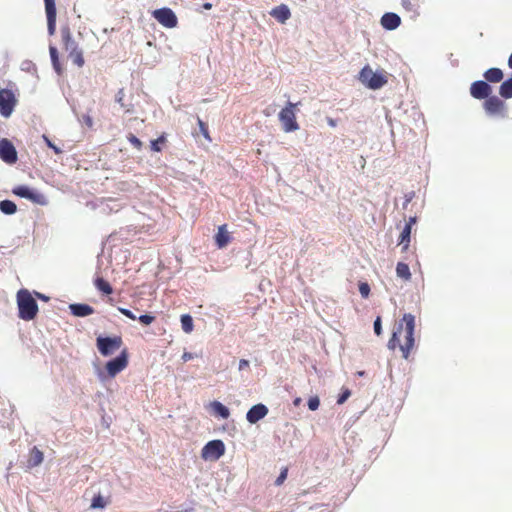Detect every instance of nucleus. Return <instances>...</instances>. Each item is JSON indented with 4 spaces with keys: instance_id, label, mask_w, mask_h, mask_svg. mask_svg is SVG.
Masks as SVG:
<instances>
[{
    "instance_id": "nucleus-24",
    "label": "nucleus",
    "mask_w": 512,
    "mask_h": 512,
    "mask_svg": "<svg viewBox=\"0 0 512 512\" xmlns=\"http://www.w3.org/2000/svg\"><path fill=\"white\" fill-rule=\"evenodd\" d=\"M396 275L404 281L411 280V272L409 266L404 262H398L396 266Z\"/></svg>"
},
{
    "instance_id": "nucleus-14",
    "label": "nucleus",
    "mask_w": 512,
    "mask_h": 512,
    "mask_svg": "<svg viewBox=\"0 0 512 512\" xmlns=\"http://www.w3.org/2000/svg\"><path fill=\"white\" fill-rule=\"evenodd\" d=\"M47 18L48 34L53 36L56 32L57 10L55 0H44Z\"/></svg>"
},
{
    "instance_id": "nucleus-21",
    "label": "nucleus",
    "mask_w": 512,
    "mask_h": 512,
    "mask_svg": "<svg viewBox=\"0 0 512 512\" xmlns=\"http://www.w3.org/2000/svg\"><path fill=\"white\" fill-rule=\"evenodd\" d=\"M483 76L487 83H499L502 81L504 74L500 68H490L484 72Z\"/></svg>"
},
{
    "instance_id": "nucleus-8",
    "label": "nucleus",
    "mask_w": 512,
    "mask_h": 512,
    "mask_svg": "<svg viewBox=\"0 0 512 512\" xmlns=\"http://www.w3.org/2000/svg\"><path fill=\"white\" fill-rule=\"evenodd\" d=\"M17 98L15 93L8 88L0 90V114L8 118L14 111L17 105Z\"/></svg>"
},
{
    "instance_id": "nucleus-19",
    "label": "nucleus",
    "mask_w": 512,
    "mask_h": 512,
    "mask_svg": "<svg viewBox=\"0 0 512 512\" xmlns=\"http://www.w3.org/2000/svg\"><path fill=\"white\" fill-rule=\"evenodd\" d=\"M401 23L400 17L395 13H385L381 18V25L387 30H394Z\"/></svg>"
},
{
    "instance_id": "nucleus-7",
    "label": "nucleus",
    "mask_w": 512,
    "mask_h": 512,
    "mask_svg": "<svg viewBox=\"0 0 512 512\" xmlns=\"http://www.w3.org/2000/svg\"><path fill=\"white\" fill-rule=\"evenodd\" d=\"M123 340L121 336L114 337H98L96 339V346L102 356H110L115 351L121 348Z\"/></svg>"
},
{
    "instance_id": "nucleus-27",
    "label": "nucleus",
    "mask_w": 512,
    "mask_h": 512,
    "mask_svg": "<svg viewBox=\"0 0 512 512\" xmlns=\"http://www.w3.org/2000/svg\"><path fill=\"white\" fill-rule=\"evenodd\" d=\"M49 53H50V57H51L53 68L55 69V71L58 74H61L62 73V66H61L60 61H59V53H58L57 48L55 46L51 45L49 47Z\"/></svg>"
},
{
    "instance_id": "nucleus-51",
    "label": "nucleus",
    "mask_w": 512,
    "mask_h": 512,
    "mask_svg": "<svg viewBox=\"0 0 512 512\" xmlns=\"http://www.w3.org/2000/svg\"><path fill=\"white\" fill-rule=\"evenodd\" d=\"M508 66L512 69V52L508 59Z\"/></svg>"
},
{
    "instance_id": "nucleus-37",
    "label": "nucleus",
    "mask_w": 512,
    "mask_h": 512,
    "mask_svg": "<svg viewBox=\"0 0 512 512\" xmlns=\"http://www.w3.org/2000/svg\"><path fill=\"white\" fill-rule=\"evenodd\" d=\"M320 406V400L318 398V396H313V397H310L309 400H308V408L311 410V411H315L319 408Z\"/></svg>"
},
{
    "instance_id": "nucleus-52",
    "label": "nucleus",
    "mask_w": 512,
    "mask_h": 512,
    "mask_svg": "<svg viewBox=\"0 0 512 512\" xmlns=\"http://www.w3.org/2000/svg\"><path fill=\"white\" fill-rule=\"evenodd\" d=\"M36 295H37L39 298H41V299H46V297H45V296H43V295H41L40 293H37Z\"/></svg>"
},
{
    "instance_id": "nucleus-3",
    "label": "nucleus",
    "mask_w": 512,
    "mask_h": 512,
    "mask_svg": "<svg viewBox=\"0 0 512 512\" xmlns=\"http://www.w3.org/2000/svg\"><path fill=\"white\" fill-rule=\"evenodd\" d=\"M18 316L25 321L33 320L38 313V304L26 289L17 293Z\"/></svg>"
},
{
    "instance_id": "nucleus-48",
    "label": "nucleus",
    "mask_w": 512,
    "mask_h": 512,
    "mask_svg": "<svg viewBox=\"0 0 512 512\" xmlns=\"http://www.w3.org/2000/svg\"><path fill=\"white\" fill-rule=\"evenodd\" d=\"M416 222V217H410L409 221L405 225H410V229H412V225Z\"/></svg>"
},
{
    "instance_id": "nucleus-45",
    "label": "nucleus",
    "mask_w": 512,
    "mask_h": 512,
    "mask_svg": "<svg viewBox=\"0 0 512 512\" xmlns=\"http://www.w3.org/2000/svg\"><path fill=\"white\" fill-rule=\"evenodd\" d=\"M194 357H193V354L190 353V352H184L183 355H182V360L184 362H187V361H190L192 360Z\"/></svg>"
},
{
    "instance_id": "nucleus-39",
    "label": "nucleus",
    "mask_w": 512,
    "mask_h": 512,
    "mask_svg": "<svg viewBox=\"0 0 512 512\" xmlns=\"http://www.w3.org/2000/svg\"><path fill=\"white\" fill-rule=\"evenodd\" d=\"M138 320L144 325H150L155 320V317L149 314H144L141 315Z\"/></svg>"
},
{
    "instance_id": "nucleus-18",
    "label": "nucleus",
    "mask_w": 512,
    "mask_h": 512,
    "mask_svg": "<svg viewBox=\"0 0 512 512\" xmlns=\"http://www.w3.org/2000/svg\"><path fill=\"white\" fill-rule=\"evenodd\" d=\"M270 15L278 22L285 23L291 17V12L287 5L281 4L273 8Z\"/></svg>"
},
{
    "instance_id": "nucleus-9",
    "label": "nucleus",
    "mask_w": 512,
    "mask_h": 512,
    "mask_svg": "<svg viewBox=\"0 0 512 512\" xmlns=\"http://www.w3.org/2000/svg\"><path fill=\"white\" fill-rule=\"evenodd\" d=\"M128 358V350L124 348L116 358L108 361L105 365L108 376L114 378L118 373L123 371L128 366Z\"/></svg>"
},
{
    "instance_id": "nucleus-23",
    "label": "nucleus",
    "mask_w": 512,
    "mask_h": 512,
    "mask_svg": "<svg viewBox=\"0 0 512 512\" xmlns=\"http://www.w3.org/2000/svg\"><path fill=\"white\" fill-rule=\"evenodd\" d=\"M43 461V453L37 447H33L29 454L28 465L29 467H36Z\"/></svg>"
},
{
    "instance_id": "nucleus-33",
    "label": "nucleus",
    "mask_w": 512,
    "mask_h": 512,
    "mask_svg": "<svg viewBox=\"0 0 512 512\" xmlns=\"http://www.w3.org/2000/svg\"><path fill=\"white\" fill-rule=\"evenodd\" d=\"M197 124H198L200 132L204 136V138L206 140H208L209 142H211L212 139L210 137V133H209L207 124L204 121H202L200 118L197 119Z\"/></svg>"
},
{
    "instance_id": "nucleus-25",
    "label": "nucleus",
    "mask_w": 512,
    "mask_h": 512,
    "mask_svg": "<svg viewBox=\"0 0 512 512\" xmlns=\"http://www.w3.org/2000/svg\"><path fill=\"white\" fill-rule=\"evenodd\" d=\"M94 285L96 289L102 292L103 294L110 295L113 293V288L110 285V283L102 277H97L94 280Z\"/></svg>"
},
{
    "instance_id": "nucleus-5",
    "label": "nucleus",
    "mask_w": 512,
    "mask_h": 512,
    "mask_svg": "<svg viewBox=\"0 0 512 512\" xmlns=\"http://www.w3.org/2000/svg\"><path fill=\"white\" fill-rule=\"evenodd\" d=\"M359 80L361 83L373 90L380 89L387 83L385 76L375 73L368 65L363 67L360 71Z\"/></svg>"
},
{
    "instance_id": "nucleus-35",
    "label": "nucleus",
    "mask_w": 512,
    "mask_h": 512,
    "mask_svg": "<svg viewBox=\"0 0 512 512\" xmlns=\"http://www.w3.org/2000/svg\"><path fill=\"white\" fill-rule=\"evenodd\" d=\"M127 139L137 150H141L143 146L142 141L139 138H137L134 134L130 133L127 136Z\"/></svg>"
},
{
    "instance_id": "nucleus-15",
    "label": "nucleus",
    "mask_w": 512,
    "mask_h": 512,
    "mask_svg": "<svg viewBox=\"0 0 512 512\" xmlns=\"http://www.w3.org/2000/svg\"><path fill=\"white\" fill-rule=\"evenodd\" d=\"M0 158L7 164H14L18 159L14 145L6 138L0 140Z\"/></svg>"
},
{
    "instance_id": "nucleus-13",
    "label": "nucleus",
    "mask_w": 512,
    "mask_h": 512,
    "mask_svg": "<svg viewBox=\"0 0 512 512\" xmlns=\"http://www.w3.org/2000/svg\"><path fill=\"white\" fill-rule=\"evenodd\" d=\"M492 87L484 80H478L471 84L470 94L473 98L482 100L491 96Z\"/></svg>"
},
{
    "instance_id": "nucleus-11",
    "label": "nucleus",
    "mask_w": 512,
    "mask_h": 512,
    "mask_svg": "<svg viewBox=\"0 0 512 512\" xmlns=\"http://www.w3.org/2000/svg\"><path fill=\"white\" fill-rule=\"evenodd\" d=\"M12 192L16 196L28 199L35 204L45 205L47 203V199L44 194L34 189H31L25 185H19L14 187Z\"/></svg>"
},
{
    "instance_id": "nucleus-31",
    "label": "nucleus",
    "mask_w": 512,
    "mask_h": 512,
    "mask_svg": "<svg viewBox=\"0 0 512 512\" xmlns=\"http://www.w3.org/2000/svg\"><path fill=\"white\" fill-rule=\"evenodd\" d=\"M181 325L182 329L185 333L189 334L193 331V319L189 314H184L181 316Z\"/></svg>"
},
{
    "instance_id": "nucleus-12",
    "label": "nucleus",
    "mask_w": 512,
    "mask_h": 512,
    "mask_svg": "<svg viewBox=\"0 0 512 512\" xmlns=\"http://www.w3.org/2000/svg\"><path fill=\"white\" fill-rule=\"evenodd\" d=\"M152 16L165 28H174L178 24L175 13L170 8H160L152 12Z\"/></svg>"
},
{
    "instance_id": "nucleus-46",
    "label": "nucleus",
    "mask_w": 512,
    "mask_h": 512,
    "mask_svg": "<svg viewBox=\"0 0 512 512\" xmlns=\"http://www.w3.org/2000/svg\"><path fill=\"white\" fill-rule=\"evenodd\" d=\"M249 366V361L246 359H241L239 362V369L243 370L244 368Z\"/></svg>"
},
{
    "instance_id": "nucleus-22",
    "label": "nucleus",
    "mask_w": 512,
    "mask_h": 512,
    "mask_svg": "<svg viewBox=\"0 0 512 512\" xmlns=\"http://www.w3.org/2000/svg\"><path fill=\"white\" fill-rule=\"evenodd\" d=\"M210 407L214 414L220 416L223 419H227L230 416L229 409L219 401H213L210 403Z\"/></svg>"
},
{
    "instance_id": "nucleus-44",
    "label": "nucleus",
    "mask_w": 512,
    "mask_h": 512,
    "mask_svg": "<svg viewBox=\"0 0 512 512\" xmlns=\"http://www.w3.org/2000/svg\"><path fill=\"white\" fill-rule=\"evenodd\" d=\"M44 140L47 143V145L52 148L56 153H60V149L56 147L46 136H44Z\"/></svg>"
},
{
    "instance_id": "nucleus-16",
    "label": "nucleus",
    "mask_w": 512,
    "mask_h": 512,
    "mask_svg": "<svg viewBox=\"0 0 512 512\" xmlns=\"http://www.w3.org/2000/svg\"><path fill=\"white\" fill-rule=\"evenodd\" d=\"M268 414V408L264 404H256L252 406L247 414L246 419L249 423L255 424Z\"/></svg>"
},
{
    "instance_id": "nucleus-1",
    "label": "nucleus",
    "mask_w": 512,
    "mask_h": 512,
    "mask_svg": "<svg viewBox=\"0 0 512 512\" xmlns=\"http://www.w3.org/2000/svg\"><path fill=\"white\" fill-rule=\"evenodd\" d=\"M414 330L415 316L411 313H405L395 325L392 336L387 344L388 349L395 350L398 347L402 357L408 359L415 347Z\"/></svg>"
},
{
    "instance_id": "nucleus-28",
    "label": "nucleus",
    "mask_w": 512,
    "mask_h": 512,
    "mask_svg": "<svg viewBox=\"0 0 512 512\" xmlns=\"http://www.w3.org/2000/svg\"><path fill=\"white\" fill-rule=\"evenodd\" d=\"M109 503V498H104L101 494H97L92 498L90 508L104 509Z\"/></svg>"
},
{
    "instance_id": "nucleus-50",
    "label": "nucleus",
    "mask_w": 512,
    "mask_h": 512,
    "mask_svg": "<svg viewBox=\"0 0 512 512\" xmlns=\"http://www.w3.org/2000/svg\"><path fill=\"white\" fill-rule=\"evenodd\" d=\"M300 403H301V398H296V399L293 401V404H294L295 406H298Z\"/></svg>"
},
{
    "instance_id": "nucleus-47",
    "label": "nucleus",
    "mask_w": 512,
    "mask_h": 512,
    "mask_svg": "<svg viewBox=\"0 0 512 512\" xmlns=\"http://www.w3.org/2000/svg\"><path fill=\"white\" fill-rule=\"evenodd\" d=\"M327 123L330 127H336L337 122L333 118H327Z\"/></svg>"
},
{
    "instance_id": "nucleus-43",
    "label": "nucleus",
    "mask_w": 512,
    "mask_h": 512,
    "mask_svg": "<svg viewBox=\"0 0 512 512\" xmlns=\"http://www.w3.org/2000/svg\"><path fill=\"white\" fill-rule=\"evenodd\" d=\"M350 396V391L349 390H346L344 391L338 398L337 400V403L338 404H343L347 399L348 397Z\"/></svg>"
},
{
    "instance_id": "nucleus-4",
    "label": "nucleus",
    "mask_w": 512,
    "mask_h": 512,
    "mask_svg": "<svg viewBox=\"0 0 512 512\" xmlns=\"http://www.w3.org/2000/svg\"><path fill=\"white\" fill-rule=\"evenodd\" d=\"M299 104L300 102H287L285 107L282 108L278 114L282 129L286 133L294 132L299 129V124L296 119V108Z\"/></svg>"
},
{
    "instance_id": "nucleus-49",
    "label": "nucleus",
    "mask_w": 512,
    "mask_h": 512,
    "mask_svg": "<svg viewBox=\"0 0 512 512\" xmlns=\"http://www.w3.org/2000/svg\"><path fill=\"white\" fill-rule=\"evenodd\" d=\"M203 8L206 9V10H210L212 8V4L211 3H204L203 4Z\"/></svg>"
},
{
    "instance_id": "nucleus-38",
    "label": "nucleus",
    "mask_w": 512,
    "mask_h": 512,
    "mask_svg": "<svg viewBox=\"0 0 512 512\" xmlns=\"http://www.w3.org/2000/svg\"><path fill=\"white\" fill-rule=\"evenodd\" d=\"M287 475H288V468L287 467H284L281 472H280V475L277 477V479L275 480V485L277 486H280L284 483V481L286 480L287 478Z\"/></svg>"
},
{
    "instance_id": "nucleus-41",
    "label": "nucleus",
    "mask_w": 512,
    "mask_h": 512,
    "mask_svg": "<svg viewBox=\"0 0 512 512\" xmlns=\"http://www.w3.org/2000/svg\"><path fill=\"white\" fill-rule=\"evenodd\" d=\"M374 332L376 335H381L382 333V325H381V318L377 317L374 321Z\"/></svg>"
},
{
    "instance_id": "nucleus-40",
    "label": "nucleus",
    "mask_w": 512,
    "mask_h": 512,
    "mask_svg": "<svg viewBox=\"0 0 512 512\" xmlns=\"http://www.w3.org/2000/svg\"><path fill=\"white\" fill-rule=\"evenodd\" d=\"M118 310L121 314H123L127 318H129L131 320H136V316L129 309L119 307Z\"/></svg>"
},
{
    "instance_id": "nucleus-30",
    "label": "nucleus",
    "mask_w": 512,
    "mask_h": 512,
    "mask_svg": "<svg viewBox=\"0 0 512 512\" xmlns=\"http://www.w3.org/2000/svg\"><path fill=\"white\" fill-rule=\"evenodd\" d=\"M0 210L4 214L11 215L16 212L17 206L13 201L3 200L0 201Z\"/></svg>"
},
{
    "instance_id": "nucleus-17",
    "label": "nucleus",
    "mask_w": 512,
    "mask_h": 512,
    "mask_svg": "<svg viewBox=\"0 0 512 512\" xmlns=\"http://www.w3.org/2000/svg\"><path fill=\"white\" fill-rule=\"evenodd\" d=\"M214 240L219 249L225 248L232 241L231 233L227 230V224L218 227Z\"/></svg>"
},
{
    "instance_id": "nucleus-29",
    "label": "nucleus",
    "mask_w": 512,
    "mask_h": 512,
    "mask_svg": "<svg viewBox=\"0 0 512 512\" xmlns=\"http://www.w3.org/2000/svg\"><path fill=\"white\" fill-rule=\"evenodd\" d=\"M410 235H411L410 225H405L403 230L401 231L400 241H399V244L403 245L402 246L403 251L407 250L409 247Z\"/></svg>"
},
{
    "instance_id": "nucleus-6",
    "label": "nucleus",
    "mask_w": 512,
    "mask_h": 512,
    "mask_svg": "<svg viewBox=\"0 0 512 512\" xmlns=\"http://www.w3.org/2000/svg\"><path fill=\"white\" fill-rule=\"evenodd\" d=\"M483 109L491 117L505 118L508 114L506 103L498 96H489L483 102Z\"/></svg>"
},
{
    "instance_id": "nucleus-10",
    "label": "nucleus",
    "mask_w": 512,
    "mask_h": 512,
    "mask_svg": "<svg viewBox=\"0 0 512 512\" xmlns=\"http://www.w3.org/2000/svg\"><path fill=\"white\" fill-rule=\"evenodd\" d=\"M225 453V445L222 440L209 441L201 451V457L204 460L216 461Z\"/></svg>"
},
{
    "instance_id": "nucleus-36",
    "label": "nucleus",
    "mask_w": 512,
    "mask_h": 512,
    "mask_svg": "<svg viewBox=\"0 0 512 512\" xmlns=\"http://www.w3.org/2000/svg\"><path fill=\"white\" fill-rule=\"evenodd\" d=\"M359 292L363 298H368L370 294V286L367 282H361L359 284Z\"/></svg>"
},
{
    "instance_id": "nucleus-2",
    "label": "nucleus",
    "mask_w": 512,
    "mask_h": 512,
    "mask_svg": "<svg viewBox=\"0 0 512 512\" xmlns=\"http://www.w3.org/2000/svg\"><path fill=\"white\" fill-rule=\"evenodd\" d=\"M60 35L63 49L68 53V57L76 66L82 67L85 64L83 52L79 48L77 41L74 39L68 24L61 27Z\"/></svg>"
},
{
    "instance_id": "nucleus-34",
    "label": "nucleus",
    "mask_w": 512,
    "mask_h": 512,
    "mask_svg": "<svg viewBox=\"0 0 512 512\" xmlns=\"http://www.w3.org/2000/svg\"><path fill=\"white\" fill-rule=\"evenodd\" d=\"M401 4L405 10L410 12H415L418 8L416 0H401Z\"/></svg>"
},
{
    "instance_id": "nucleus-20",
    "label": "nucleus",
    "mask_w": 512,
    "mask_h": 512,
    "mask_svg": "<svg viewBox=\"0 0 512 512\" xmlns=\"http://www.w3.org/2000/svg\"><path fill=\"white\" fill-rule=\"evenodd\" d=\"M69 309H70L71 313L77 317H85V316H89L94 313L93 307H91L88 304H81V303L71 304L69 306Z\"/></svg>"
},
{
    "instance_id": "nucleus-32",
    "label": "nucleus",
    "mask_w": 512,
    "mask_h": 512,
    "mask_svg": "<svg viewBox=\"0 0 512 512\" xmlns=\"http://www.w3.org/2000/svg\"><path fill=\"white\" fill-rule=\"evenodd\" d=\"M166 143V136L162 134L157 139L151 141V150L154 152H160L162 150L161 145Z\"/></svg>"
},
{
    "instance_id": "nucleus-26",
    "label": "nucleus",
    "mask_w": 512,
    "mask_h": 512,
    "mask_svg": "<svg viewBox=\"0 0 512 512\" xmlns=\"http://www.w3.org/2000/svg\"><path fill=\"white\" fill-rule=\"evenodd\" d=\"M499 95L504 99L512 98V77L501 83L499 87Z\"/></svg>"
},
{
    "instance_id": "nucleus-42",
    "label": "nucleus",
    "mask_w": 512,
    "mask_h": 512,
    "mask_svg": "<svg viewBox=\"0 0 512 512\" xmlns=\"http://www.w3.org/2000/svg\"><path fill=\"white\" fill-rule=\"evenodd\" d=\"M125 97V93L123 89H120L116 94V102L119 103L123 108H125V104L123 102Z\"/></svg>"
}]
</instances>
